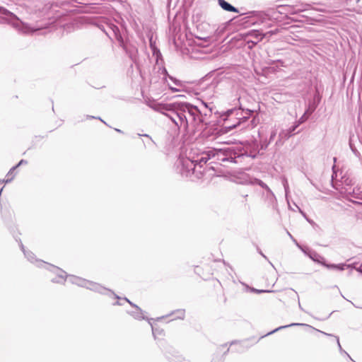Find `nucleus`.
<instances>
[{
  "instance_id": "nucleus-1",
  "label": "nucleus",
  "mask_w": 362,
  "mask_h": 362,
  "mask_svg": "<svg viewBox=\"0 0 362 362\" xmlns=\"http://www.w3.org/2000/svg\"><path fill=\"white\" fill-rule=\"evenodd\" d=\"M183 113L182 127L187 130L189 127L197 129L202 124H206V117L207 114L202 113L197 106L188 103H182Z\"/></svg>"
},
{
  "instance_id": "nucleus-2",
  "label": "nucleus",
  "mask_w": 362,
  "mask_h": 362,
  "mask_svg": "<svg viewBox=\"0 0 362 362\" xmlns=\"http://www.w3.org/2000/svg\"><path fill=\"white\" fill-rule=\"evenodd\" d=\"M154 109L170 119L178 129L182 127L184 111L182 110V103L158 104Z\"/></svg>"
},
{
  "instance_id": "nucleus-3",
  "label": "nucleus",
  "mask_w": 362,
  "mask_h": 362,
  "mask_svg": "<svg viewBox=\"0 0 362 362\" xmlns=\"http://www.w3.org/2000/svg\"><path fill=\"white\" fill-rule=\"evenodd\" d=\"M220 155L223 156L221 149L210 148L208 151L202 152L196 159L192 160V163H194V165H199L202 167L204 164L206 163L209 160L216 156L219 157ZM219 158H217V160Z\"/></svg>"
},
{
  "instance_id": "nucleus-4",
  "label": "nucleus",
  "mask_w": 362,
  "mask_h": 362,
  "mask_svg": "<svg viewBox=\"0 0 362 362\" xmlns=\"http://www.w3.org/2000/svg\"><path fill=\"white\" fill-rule=\"evenodd\" d=\"M264 36V35L255 30L247 33L245 34V38L247 43L248 44V47L252 48V46L260 42L263 39Z\"/></svg>"
},
{
  "instance_id": "nucleus-5",
  "label": "nucleus",
  "mask_w": 362,
  "mask_h": 362,
  "mask_svg": "<svg viewBox=\"0 0 362 362\" xmlns=\"http://www.w3.org/2000/svg\"><path fill=\"white\" fill-rule=\"evenodd\" d=\"M73 278L75 280L74 281V283H76L81 286H85L90 290L100 291L102 289H104V288H103L101 286H100L98 284H95V283H93L91 281H88L85 279H82L81 278L76 277V276H74Z\"/></svg>"
},
{
  "instance_id": "nucleus-6",
  "label": "nucleus",
  "mask_w": 362,
  "mask_h": 362,
  "mask_svg": "<svg viewBox=\"0 0 362 362\" xmlns=\"http://www.w3.org/2000/svg\"><path fill=\"white\" fill-rule=\"evenodd\" d=\"M322 262H320V264L324 266L328 269H335L338 271H344L345 269L347 268H352L351 264H346L344 263L335 264H328L327 263L326 260L325 259H322Z\"/></svg>"
},
{
  "instance_id": "nucleus-7",
  "label": "nucleus",
  "mask_w": 362,
  "mask_h": 362,
  "mask_svg": "<svg viewBox=\"0 0 362 362\" xmlns=\"http://www.w3.org/2000/svg\"><path fill=\"white\" fill-rule=\"evenodd\" d=\"M218 5L221 7L222 9L226 11L238 13L239 11L237 8L234 7L228 2L225 0H218Z\"/></svg>"
},
{
  "instance_id": "nucleus-8",
  "label": "nucleus",
  "mask_w": 362,
  "mask_h": 362,
  "mask_svg": "<svg viewBox=\"0 0 362 362\" xmlns=\"http://www.w3.org/2000/svg\"><path fill=\"white\" fill-rule=\"evenodd\" d=\"M0 13L6 16L9 18V20L13 21H18V18L11 11L5 8L4 7L0 6Z\"/></svg>"
},
{
  "instance_id": "nucleus-9",
  "label": "nucleus",
  "mask_w": 362,
  "mask_h": 362,
  "mask_svg": "<svg viewBox=\"0 0 362 362\" xmlns=\"http://www.w3.org/2000/svg\"><path fill=\"white\" fill-rule=\"evenodd\" d=\"M291 136V132H288V130H282L279 134V140H286Z\"/></svg>"
},
{
  "instance_id": "nucleus-10",
  "label": "nucleus",
  "mask_w": 362,
  "mask_h": 362,
  "mask_svg": "<svg viewBox=\"0 0 362 362\" xmlns=\"http://www.w3.org/2000/svg\"><path fill=\"white\" fill-rule=\"evenodd\" d=\"M358 190H359L358 189H354L352 192H350L349 194L354 198L362 199V192H359Z\"/></svg>"
},
{
  "instance_id": "nucleus-11",
  "label": "nucleus",
  "mask_w": 362,
  "mask_h": 362,
  "mask_svg": "<svg viewBox=\"0 0 362 362\" xmlns=\"http://www.w3.org/2000/svg\"><path fill=\"white\" fill-rule=\"evenodd\" d=\"M300 325H304V324H300V323H291V325H285V326H281L276 329H275L274 330H273L272 332H271L269 334H272V333H274L279 329H284V328H286V327H293V326H300Z\"/></svg>"
},
{
  "instance_id": "nucleus-12",
  "label": "nucleus",
  "mask_w": 362,
  "mask_h": 362,
  "mask_svg": "<svg viewBox=\"0 0 362 362\" xmlns=\"http://www.w3.org/2000/svg\"><path fill=\"white\" fill-rule=\"evenodd\" d=\"M133 315L136 319H139V320L144 319V317L143 316L142 311L140 308H139V310H137V312L135 313Z\"/></svg>"
},
{
  "instance_id": "nucleus-13",
  "label": "nucleus",
  "mask_w": 362,
  "mask_h": 362,
  "mask_svg": "<svg viewBox=\"0 0 362 362\" xmlns=\"http://www.w3.org/2000/svg\"><path fill=\"white\" fill-rule=\"evenodd\" d=\"M168 78H169L170 80H172V81L174 82V83H175V85H177V86H182V84H181V81H179V80H177V79H176L175 78L173 77L172 76H168Z\"/></svg>"
},
{
  "instance_id": "nucleus-14",
  "label": "nucleus",
  "mask_w": 362,
  "mask_h": 362,
  "mask_svg": "<svg viewBox=\"0 0 362 362\" xmlns=\"http://www.w3.org/2000/svg\"><path fill=\"white\" fill-rule=\"evenodd\" d=\"M117 40L120 42V45L123 47V49H126V47L124 45V42L121 35L117 37Z\"/></svg>"
},
{
  "instance_id": "nucleus-15",
  "label": "nucleus",
  "mask_w": 362,
  "mask_h": 362,
  "mask_svg": "<svg viewBox=\"0 0 362 362\" xmlns=\"http://www.w3.org/2000/svg\"><path fill=\"white\" fill-rule=\"evenodd\" d=\"M276 135V131H272V133H271V135H270L269 143H270L274 139Z\"/></svg>"
},
{
  "instance_id": "nucleus-16",
  "label": "nucleus",
  "mask_w": 362,
  "mask_h": 362,
  "mask_svg": "<svg viewBox=\"0 0 362 362\" xmlns=\"http://www.w3.org/2000/svg\"><path fill=\"white\" fill-rule=\"evenodd\" d=\"M259 185L262 187V188H264L267 190H269V188L268 187V186L264 183L262 181L259 180Z\"/></svg>"
},
{
  "instance_id": "nucleus-17",
  "label": "nucleus",
  "mask_w": 362,
  "mask_h": 362,
  "mask_svg": "<svg viewBox=\"0 0 362 362\" xmlns=\"http://www.w3.org/2000/svg\"><path fill=\"white\" fill-rule=\"evenodd\" d=\"M177 312L180 314L178 317L180 318V319H183L184 316H185V310H177Z\"/></svg>"
},
{
  "instance_id": "nucleus-18",
  "label": "nucleus",
  "mask_w": 362,
  "mask_h": 362,
  "mask_svg": "<svg viewBox=\"0 0 362 362\" xmlns=\"http://www.w3.org/2000/svg\"><path fill=\"white\" fill-rule=\"evenodd\" d=\"M27 163H28V162H27V160L22 159V160H20V162L16 165V166H17V167H18V166H20V165H23V164H26Z\"/></svg>"
},
{
  "instance_id": "nucleus-19",
  "label": "nucleus",
  "mask_w": 362,
  "mask_h": 362,
  "mask_svg": "<svg viewBox=\"0 0 362 362\" xmlns=\"http://www.w3.org/2000/svg\"><path fill=\"white\" fill-rule=\"evenodd\" d=\"M153 54H156L157 57H158L159 55H161L160 51L156 48H153Z\"/></svg>"
},
{
  "instance_id": "nucleus-20",
  "label": "nucleus",
  "mask_w": 362,
  "mask_h": 362,
  "mask_svg": "<svg viewBox=\"0 0 362 362\" xmlns=\"http://www.w3.org/2000/svg\"><path fill=\"white\" fill-rule=\"evenodd\" d=\"M169 88L171 90V91L173 93H177V92H179L180 90L176 88H174V87H172V86H169Z\"/></svg>"
},
{
  "instance_id": "nucleus-21",
  "label": "nucleus",
  "mask_w": 362,
  "mask_h": 362,
  "mask_svg": "<svg viewBox=\"0 0 362 362\" xmlns=\"http://www.w3.org/2000/svg\"><path fill=\"white\" fill-rule=\"evenodd\" d=\"M297 127V125H295V126H293L291 127V128H289L288 130V132H291V134L292 135V132H294L296 130Z\"/></svg>"
},
{
  "instance_id": "nucleus-22",
  "label": "nucleus",
  "mask_w": 362,
  "mask_h": 362,
  "mask_svg": "<svg viewBox=\"0 0 362 362\" xmlns=\"http://www.w3.org/2000/svg\"><path fill=\"white\" fill-rule=\"evenodd\" d=\"M18 167L16 165V166H13V168H11L8 173V175H10V174H12L13 173V171L17 168Z\"/></svg>"
},
{
  "instance_id": "nucleus-23",
  "label": "nucleus",
  "mask_w": 362,
  "mask_h": 362,
  "mask_svg": "<svg viewBox=\"0 0 362 362\" xmlns=\"http://www.w3.org/2000/svg\"><path fill=\"white\" fill-rule=\"evenodd\" d=\"M269 144V143L268 142V143H264L263 144H262V147H261L262 149H266L267 147L268 146Z\"/></svg>"
},
{
  "instance_id": "nucleus-24",
  "label": "nucleus",
  "mask_w": 362,
  "mask_h": 362,
  "mask_svg": "<svg viewBox=\"0 0 362 362\" xmlns=\"http://www.w3.org/2000/svg\"><path fill=\"white\" fill-rule=\"evenodd\" d=\"M129 303L132 306L134 307L136 310H139V308L136 305L134 304L132 302H131V301H130Z\"/></svg>"
},
{
  "instance_id": "nucleus-25",
  "label": "nucleus",
  "mask_w": 362,
  "mask_h": 362,
  "mask_svg": "<svg viewBox=\"0 0 362 362\" xmlns=\"http://www.w3.org/2000/svg\"><path fill=\"white\" fill-rule=\"evenodd\" d=\"M319 257H320V259H314V260L320 264V262H322L323 261L322 259H325V258L322 257H320V256Z\"/></svg>"
},
{
  "instance_id": "nucleus-26",
  "label": "nucleus",
  "mask_w": 362,
  "mask_h": 362,
  "mask_svg": "<svg viewBox=\"0 0 362 362\" xmlns=\"http://www.w3.org/2000/svg\"><path fill=\"white\" fill-rule=\"evenodd\" d=\"M336 338H337V344H338V346H339V349L341 350V344H340V343H339V337H336Z\"/></svg>"
},
{
  "instance_id": "nucleus-27",
  "label": "nucleus",
  "mask_w": 362,
  "mask_h": 362,
  "mask_svg": "<svg viewBox=\"0 0 362 362\" xmlns=\"http://www.w3.org/2000/svg\"><path fill=\"white\" fill-rule=\"evenodd\" d=\"M61 272H62V274H65V272H64V271H62ZM58 276H59V277H60L62 279H64V276L63 274H59Z\"/></svg>"
},
{
  "instance_id": "nucleus-28",
  "label": "nucleus",
  "mask_w": 362,
  "mask_h": 362,
  "mask_svg": "<svg viewBox=\"0 0 362 362\" xmlns=\"http://www.w3.org/2000/svg\"><path fill=\"white\" fill-rule=\"evenodd\" d=\"M163 73L168 77V76H170L167 71V70L164 68L163 69Z\"/></svg>"
},
{
  "instance_id": "nucleus-29",
  "label": "nucleus",
  "mask_w": 362,
  "mask_h": 362,
  "mask_svg": "<svg viewBox=\"0 0 362 362\" xmlns=\"http://www.w3.org/2000/svg\"><path fill=\"white\" fill-rule=\"evenodd\" d=\"M252 113V110H247V115L248 116H250Z\"/></svg>"
},
{
  "instance_id": "nucleus-30",
  "label": "nucleus",
  "mask_w": 362,
  "mask_h": 362,
  "mask_svg": "<svg viewBox=\"0 0 362 362\" xmlns=\"http://www.w3.org/2000/svg\"><path fill=\"white\" fill-rule=\"evenodd\" d=\"M287 234H288V235H289V237H290L291 239H293V240H294V238H293V237L292 236V235H291L288 231H287Z\"/></svg>"
},
{
  "instance_id": "nucleus-31",
  "label": "nucleus",
  "mask_w": 362,
  "mask_h": 362,
  "mask_svg": "<svg viewBox=\"0 0 362 362\" xmlns=\"http://www.w3.org/2000/svg\"><path fill=\"white\" fill-rule=\"evenodd\" d=\"M358 272H361L362 274V267L361 266L360 267V268H356V269Z\"/></svg>"
},
{
  "instance_id": "nucleus-32",
  "label": "nucleus",
  "mask_w": 362,
  "mask_h": 362,
  "mask_svg": "<svg viewBox=\"0 0 362 362\" xmlns=\"http://www.w3.org/2000/svg\"><path fill=\"white\" fill-rule=\"evenodd\" d=\"M13 26H18V23H13Z\"/></svg>"
},
{
  "instance_id": "nucleus-33",
  "label": "nucleus",
  "mask_w": 362,
  "mask_h": 362,
  "mask_svg": "<svg viewBox=\"0 0 362 362\" xmlns=\"http://www.w3.org/2000/svg\"><path fill=\"white\" fill-rule=\"evenodd\" d=\"M129 57L133 59V54L130 53Z\"/></svg>"
},
{
  "instance_id": "nucleus-34",
  "label": "nucleus",
  "mask_w": 362,
  "mask_h": 362,
  "mask_svg": "<svg viewBox=\"0 0 362 362\" xmlns=\"http://www.w3.org/2000/svg\"><path fill=\"white\" fill-rule=\"evenodd\" d=\"M124 300H125L127 302H128V303H129V302H130V300H129V299H127V298H124Z\"/></svg>"
},
{
  "instance_id": "nucleus-35",
  "label": "nucleus",
  "mask_w": 362,
  "mask_h": 362,
  "mask_svg": "<svg viewBox=\"0 0 362 362\" xmlns=\"http://www.w3.org/2000/svg\"><path fill=\"white\" fill-rule=\"evenodd\" d=\"M143 136H146V137H149V136L148 134H144Z\"/></svg>"
},
{
  "instance_id": "nucleus-36",
  "label": "nucleus",
  "mask_w": 362,
  "mask_h": 362,
  "mask_svg": "<svg viewBox=\"0 0 362 362\" xmlns=\"http://www.w3.org/2000/svg\"><path fill=\"white\" fill-rule=\"evenodd\" d=\"M323 333H324L325 335L331 336V334H327V333H325V332H323Z\"/></svg>"
},
{
  "instance_id": "nucleus-37",
  "label": "nucleus",
  "mask_w": 362,
  "mask_h": 362,
  "mask_svg": "<svg viewBox=\"0 0 362 362\" xmlns=\"http://www.w3.org/2000/svg\"><path fill=\"white\" fill-rule=\"evenodd\" d=\"M21 248H22L23 250H24V247H23V245H21Z\"/></svg>"
},
{
  "instance_id": "nucleus-38",
  "label": "nucleus",
  "mask_w": 362,
  "mask_h": 362,
  "mask_svg": "<svg viewBox=\"0 0 362 362\" xmlns=\"http://www.w3.org/2000/svg\"><path fill=\"white\" fill-rule=\"evenodd\" d=\"M350 148H351V150H354V148L352 146H350Z\"/></svg>"
},
{
  "instance_id": "nucleus-39",
  "label": "nucleus",
  "mask_w": 362,
  "mask_h": 362,
  "mask_svg": "<svg viewBox=\"0 0 362 362\" xmlns=\"http://www.w3.org/2000/svg\"><path fill=\"white\" fill-rule=\"evenodd\" d=\"M350 148H351V150H354V148L352 146H350Z\"/></svg>"
},
{
  "instance_id": "nucleus-40",
  "label": "nucleus",
  "mask_w": 362,
  "mask_h": 362,
  "mask_svg": "<svg viewBox=\"0 0 362 362\" xmlns=\"http://www.w3.org/2000/svg\"><path fill=\"white\" fill-rule=\"evenodd\" d=\"M350 148H351V150H354V148L352 146H350Z\"/></svg>"
},
{
  "instance_id": "nucleus-41",
  "label": "nucleus",
  "mask_w": 362,
  "mask_h": 362,
  "mask_svg": "<svg viewBox=\"0 0 362 362\" xmlns=\"http://www.w3.org/2000/svg\"><path fill=\"white\" fill-rule=\"evenodd\" d=\"M116 131L120 132L121 131L119 129H116Z\"/></svg>"
},
{
  "instance_id": "nucleus-42",
  "label": "nucleus",
  "mask_w": 362,
  "mask_h": 362,
  "mask_svg": "<svg viewBox=\"0 0 362 362\" xmlns=\"http://www.w3.org/2000/svg\"><path fill=\"white\" fill-rule=\"evenodd\" d=\"M11 180H6V182H9V181H11Z\"/></svg>"
},
{
  "instance_id": "nucleus-43",
  "label": "nucleus",
  "mask_w": 362,
  "mask_h": 362,
  "mask_svg": "<svg viewBox=\"0 0 362 362\" xmlns=\"http://www.w3.org/2000/svg\"><path fill=\"white\" fill-rule=\"evenodd\" d=\"M260 254H261V255H262L263 257H265V256L263 255V253H262L261 252H260Z\"/></svg>"
},
{
  "instance_id": "nucleus-44",
  "label": "nucleus",
  "mask_w": 362,
  "mask_h": 362,
  "mask_svg": "<svg viewBox=\"0 0 362 362\" xmlns=\"http://www.w3.org/2000/svg\"><path fill=\"white\" fill-rule=\"evenodd\" d=\"M356 2L358 3L360 0H356Z\"/></svg>"
},
{
  "instance_id": "nucleus-45",
  "label": "nucleus",
  "mask_w": 362,
  "mask_h": 362,
  "mask_svg": "<svg viewBox=\"0 0 362 362\" xmlns=\"http://www.w3.org/2000/svg\"><path fill=\"white\" fill-rule=\"evenodd\" d=\"M361 267H362V264H361Z\"/></svg>"
}]
</instances>
